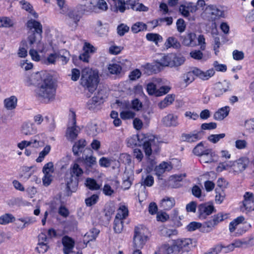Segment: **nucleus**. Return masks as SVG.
Returning <instances> with one entry per match:
<instances>
[{
	"label": "nucleus",
	"instance_id": "nucleus-1",
	"mask_svg": "<svg viewBox=\"0 0 254 254\" xmlns=\"http://www.w3.org/2000/svg\"><path fill=\"white\" fill-rule=\"evenodd\" d=\"M42 82L36 89V95L39 100L49 102L54 99L56 88L53 76L44 72L41 77Z\"/></svg>",
	"mask_w": 254,
	"mask_h": 254
},
{
	"label": "nucleus",
	"instance_id": "nucleus-2",
	"mask_svg": "<svg viewBox=\"0 0 254 254\" xmlns=\"http://www.w3.org/2000/svg\"><path fill=\"white\" fill-rule=\"evenodd\" d=\"M194 246L190 239H178L174 241L172 246L164 244L159 250L161 254H178L181 251H190Z\"/></svg>",
	"mask_w": 254,
	"mask_h": 254
},
{
	"label": "nucleus",
	"instance_id": "nucleus-3",
	"mask_svg": "<svg viewBox=\"0 0 254 254\" xmlns=\"http://www.w3.org/2000/svg\"><path fill=\"white\" fill-rule=\"evenodd\" d=\"M99 82L98 72L96 70L84 68L82 71L80 84L85 90L93 93Z\"/></svg>",
	"mask_w": 254,
	"mask_h": 254
},
{
	"label": "nucleus",
	"instance_id": "nucleus-4",
	"mask_svg": "<svg viewBox=\"0 0 254 254\" xmlns=\"http://www.w3.org/2000/svg\"><path fill=\"white\" fill-rule=\"evenodd\" d=\"M26 25L29 29L28 32V40L31 45L34 43L40 42L42 39L43 33L42 25L41 23L34 19L29 20Z\"/></svg>",
	"mask_w": 254,
	"mask_h": 254
},
{
	"label": "nucleus",
	"instance_id": "nucleus-5",
	"mask_svg": "<svg viewBox=\"0 0 254 254\" xmlns=\"http://www.w3.org/2000/svg\"><path fill=\"white\" fill-rule=\"evenodd\" d=\"M214 74L215 70L213 68H210L206 71H203L200 69L195 67L192 70L185 74L183 78L185 82L189 84L194 80V75L197 76L202 80H206L213 76Z\"/></svg>",
	"mask_w": 254,
	"mask_h": 254
},
{
	"label": "nucleus",
	"instance_id": "nucleus-6",
	"mask_svg": "<svg viewBox=\"0 0 254 254\" xmlns=\"http://www.w3.org/2000/svg\"><path fill=\"white\" fill-rule=\"evenodd\" d=\"M69 124L70 126L67 127L65 136L68 140L73 141L76 138L80 132L79 127L76 126V115L74 112L71 113Z\"/></svg>",
	"mask_w": 254,
	"mask_h": 254
},
{
	"label": "nucleus",
	"instance_id": "nucleus-7",
	"mask_svg": "<svg viewBox=\"0 0 254 254\" xmlns=\"http://www.w3.org/2000/svg\"><path fill=\"white\" fill-rule=\"evenodd\" d=\"M145 229L139 227H135L133 236L134 247L141 249L148 240V237L144 233Z\"/></svg>",
	"mask_w": 254,
	"mask_h": 254
},
{
	"label": "nucleus",
	"instance_id": "nucleus-8",
	"mask_svg": "<svg viewBox=\"0 0 254 254\" xmlns=\"http://www.w3.org/2000/svg\"><path fill=\"white\" fill-rule=\"evenodd\" d=\"M228 214L223 212H219L214 215L209 220L205 222L203 224V228L206 229V232H209L217 226L220 222L227 219Z\"/></svg>",
	"mask_w": 254,
	"mask_h": 254
},
{
	"label": "nucleus",
	"instance_id": "nucleus-9",
	"mask_svg": "<svg viewBox=\"0 0 254 254\" xmlns=\"http://www.w3.org/2000/svg\"><path fill=\"white\" fill-rule=\"evenodd\" d=\"M203 16L209 21H214L224 15V11L214 5L206 7L203 12Z\"/></svg>",
	"mask_w": 254,
	"mask_h": 254
},
{
	"label": "nucleus",
	"instance_id": "nucleus-10",
	"mask_svg": "<svg viewBox=\"0 0 254 254\" xmlns=\"http://www.w3.org/2000/svg\"><path fill=\"white\" fill-rule=\"evenodd\" d=\"M215 212L216 209L211 203H201L198 206V217L200 219H205L208 216Z\"/></svg>",
	"mask_w": 254,
	"mask_h": 254
},
{
	"label": "nucleus",
	"instance_id": "nucleus-11",
	"mask_svg": "<svg viewBox=\"0 0 254 254\" xmlns=\"http://www.w3.org/2000/svg\"><path fill=\"white\" fill-rule=\"evenodd\" d=\"M242 211L254 210V194L251 192H246L244 195L243 206L241 207Z\"/></svg>",
	"mask_w": 254,
	"mask_h": 254
},
{
	"label": "nucleus",
	"instance_id": "nucleus-12",
	"mask_svg": "<svg viewBox=\"0 0 254 254\" xmlns=\"http://www.w3.org/2000/svg\"><path fill=\"white\" fill-rule=\"evenodd\" d=\"M65 181L66 185V194L67 196H70L72 192L76 191L78 185L79 179L77 178V177L68 176V175L66 174Z\"/></svg>",
	"mask_w": 254,
	"mask_h": 254
},
{
	"label": "nucleus",
	"instance_id": "nucleus-13",
	"mask_svg": "<svg viewBox=\"0 0 254 254\" xmlns=\"http://www.w3.org/2000/svg\"><path fill=\"white\" fill-rule=\"evenodd\" d=\"M204 131L202 130H194L190 133H183L182 134V139L184 141L188 142H194L201 139L204 135Z\"/></svg>",
	"mask_w": 254,
	"mask_h": 254
},
{
	"label": "nucleus",
	"instance_id": "nucleus-14",
	"mask_svg": "<svg viewBox=\"0 0 254 254\" xmlns=\"http://www.w3.org/2000/svg\"><path fill=\"white\" fill-rule=\"evenodd\" d=\"M67 6H68L67 5ZM67 7L68 8V7ZM67 11H68V9ZM84 9L81 7H77L75 9L71 10L68 12L67 11L66 14L67 13L68 17L73 21L75 26L76 27L78 25V22L79 21L84 13ZM64 14H65V13Z\"/></svg>",
	"mask_w": 254,
	"mask_h": 254
},
{
	"label": "nucleus",
	"instance_id": "nucleus-15",
	"mask_svg": "<svg viewBox=\"0 0 254 254\" xmlns=\"http://www.w3.org/2000/svg\"><path fill=\"white\" fill-rule=\"evenodd\" d=\"M249 163V159L247 157H242L235 161H233V170L235 172L240 173L245 170Z\"/></svg>",
	"mask_w": 254,
	"mask_h": 254
},
{
	"label": "nucleus",
	"instance_id": "nucleus-16",
	"mask_svg": "<svg viewBox=\"0 0 254 254\" xmlns=\"http://www.w3.org/2000/svg\"><path fill=\"white\" fill-rule=\"evenodd\" d=\"M62 244L64 254H69L72 252L74 246V241L72 238L67 236H64L62 238Z\"/></svg>",
	"mask_w": 254,
	"mask_h": 254
},
{
	"label": "nucleus",
	"instance_id": "nucleus-17",
	"mask_svg": "<svg viewBox=\"0 0 254 254\" xmlns=\"http://www.w3.org/2000/svg\"><path fill=\"white\" fill-rule=\"evenodd\" d=\"M87 145V142L84 139H80L76 141L72 146V152L75 156H78L82 153L85 147Z\"/></svg>",
	"mask_w": 254,
	"mask_h": 254
},
{
	"label": "nucleus",
	"instance_id": "nucleus-18",
	"mask_svg": "<svg viewBox=\"0 0 254 254\" xmlns=\"http://www.w3.org/2000/svg\"><path fill=\"white\" fill-rule=\"evenodd\" d=\"M162 122L167 127H176L179 124L178 116L171 114L164 117Z\"/></svg>",
	"mask_w": 254,
	"mask_h": 254
},
{
	"label": "nucleus",
	"instance_id": "nucleus-19",
	"mask_svg": "<svg viewBox=\"0 0 254 254\" xmlns=\"http://www.w3.org/2000/svg\"><path fill=\"white\" fill-rule=\"evenodd\" d=\"M172 169V167L170 164L163 162L155 168L154 171L155 172L156 175L159 177L161 176L165 171H169Z\"/></svg>",
	"mask_w": 254,
	"mask_h": 254
},
{
	"label": "nucleus",
	"instance_id": "nucleus-20",
	"mask_svg": "<svg viewBox=\"0 0 254 254\" xmlns=\"http://www.w3.org/2000/svg\"><path fill=\"white\" fill-rule=\"evenodd\" d=\"M229 112L230 107L229 106L222 107L214 113V119L216 120L221 121L229 115Z\"/></svg>",
	"mask_w": 254,
	"mask_h": 254
},
{
	"label": "nucleus",
	"instance_id": "nucleus-21",
	"mask_svg": "<svg viewBox=\"0 0 254 254\" xmlns=\"http://www.w3.org/2000/svg\"><path fill=\"white\" fill-rule=\"evenodd\" d=\"M155 145V140L154 139H149L145 140L143 144V148L147 157H149L152 152V149Z\"/></svg>",
	"mask_w": 254,
	"mask_h": 254
},
{
	"label": "nucleus",
	"instance_id": "nucleus-22",
	"mask_svg": "<svg viewBox=\"0 0 254 254\" xmlns=\"http://www.w3.org/2000/svg\"><path fill=\"white\" fill-rule=\"evenodd\" d=\"M99 232L100 231L96 228H93L90 229V231L87 232L84 236V243L87 244L90 241L95 240Z\"/></svg>",
	"mask_w": 254,
	"mask_h": 254
},
{
	"label": "nucleus",
	"instance_id": "nucleus-23",
	"mask_svg": "<svg viewBox=\"0 0 254 254\" xmlns=\"http://www.w3.org/2000/svg\"><path fill=\"white\" fill-rule=\"evenodd\" d=\"M21 131L23 134L30 135L35 134L37 129L33 124L25 123L22 125Z\"/></svg>",
	"mask_w": 254,
	"mask_h": 254
},
{
	"label": "nucleus",
	"instance_id": "nucleus-24",
	"mask_svg": "<svg viewBox=\"0 0 254 254\" xmlns=\"http://www.w3.org/2000/svg\"><path fill=\"white\" fill-rule=\"evenodd\" d=\"M163 66L161 65V63L159 60L155 61L152 64H147L144 65V68L150 72L157 73L161 71Z\"/></svg>",
	"mask_w": 254,
	"mask_h": 254
},
{
	"label": "nucleus",
	"instance_id": "nucleus-25",
	"mask_svg": "<svg viewBox=\"0 0 254 254\" xmlns=\"http://www.w3.org/2000/svg\"><path fill=\"white\" fill-rule=\"evenodd\" d=\"M114 3L115 5L111 8V9L115 12L120 11L121 13H124L127 9V7L126 6V1L125 0H116Z\"/></svg>",
	"mask_w": 254,
	"mask_h": 254
},
{
	"label": "nucleus",
	"instance_id": "nucleus-26",
	"mask_svg": "<svg viewBox=\"0 0 254 254\" xmlns=\"http://www.w3.org/2000/svg\"><path fill=\"white\" fill-rule=\"evenodd\" d=\"M83 174V171L79 165L77 163H74L73 165H71L70 167V174L68 175V176L77 177V178L79 179Z\"/></svg>",
	"mask_w": 254,
	"mask_h": 254
},
{
	"label": "nucleus",
	"instance_id": "nucleus-27",
	"mask_svg": "<svg viewBox=\"0 0 254 254\" xmlns=\"http://www.w3.org/2000/svg\"><path fill=\"white\" fill-rule=\"evenodd\" d=\"M82 162L85 168L87 170H89L96 165V159L92 156H86L85 158L82 157Z\"/></svg>",
	"mask_w": 254,
	"mask_h": 254
},
{
	"label": "nucleus",
	"instance_id": "nucleus-28",
	"mask_svg": "<svg viewBox=\"0 0 254 254\" xmlns=\"http://www.w3.org/2000/svg\"><path fill=\"white\" fill-rule=\"evenodd\" d=\"M175 203L173 198L166 197L161 200L160 206L164 210H169L174 206Z\"/></svg>",
	"mask_w": 254,
	"mask_h": 254
},
{
	"label": "nucleus",
	"instance_id": "nucleus-29",
	"mask_svg": "<svg viewBox=\"0 0 254 254\" xmlns=\"http://www.w3.org/2000/svg\"><path fill=\"white\" fill-rule=\"evenodd\" d=\"M108 69L110 74L118 75L121 73L122 66L119 63L110 64Z\"/></svg>",
	"mask_w": 254,
	"mask_h": 254
},
{
	"label": "nucleus",
	"instance_id": "nucleus-30",
	"mask_svg": "<svg viewBox=\"0 0 254 254\" xmlns=\"http://www.w3.org/2000/svg\"><path fill=\"white\" fill-rule=\"evenodd\" d=\"M17 99L14 96L6 98L4 101L5 107L7 110H12L15 108L17 105Z\"/></svg>",
	"mask_w": 254,
	"mask_h": 254
},
{
	"label": "nucleus",
	"instance_id": "nucleus-31",
	"mask_svg": "<svg viewBox=\"0 0 254 254\" xmlns=\"http://www.w3.org/2000/svg\"><path fill=\"white\" fill-rule=\"evenodd\" d=\"M216 158L217 155L213 151L211 153H208V155H204L201 156L199 160L201 163H211L215 162Z\"/></svg>",
	"mask_w": 254,
	"mask_h": 254
},
{
	"label": "nucleus",
	"instance_id": "nucleus-32",
	"mask_svg": "<svg viewBox=\"0 0 254 254\" xmlns=\"http://www.w3.org/2000/svg\"><path fill=\"white\" fill-rule=\"evenodd\" d=\"M196 38V34L193 32L188 33L183 38V44L187 46H191L193 44V42Z\"/></svg>",
	"mask_w": 254,
	"mask_h": 254
},
{
	"label": "nucleus",
	"instance_id": "nucleus-33",
	"mask_svg": "<svg viewBox=\"0 0 254 254\" xmlns=\"http://www.w3.org/2000/svg\"><path fill=\"white\" fill-rule=\"evenodd\" d=\"M165 46L167 49L171 47L178 49L180 47L181 45L176 38L174 37H169L165 43Z\"/></svg>",
	"mask_w": 254,
	"mask_h": 254
},
{
	"label": "nucleus",
	"instance_id": "nucleus-34",
	"mask_svg": "<svg viewBox=\"0 0 254 254\" xmlns=\"http://www.w3.org/2000/svg\"><path fill=\"white\" fill-rule=\"evenodd\" d=\"M172 54L163 55L162 58L159 60L161 63V65L163 66V67L170 66L172 67Z\"/></svg>",
	"mask_w": 254,
	"mask_h": 254
},
{
	"label": "nucleus",
	"instance_id": "nucleus-35",
	"mask_svg": "<svg viewBox=\"0 0 254 254\" xmlns=\"http://www.w3.org/2000/svg\"><path fill=\"white\" fill-rule=\"evenodd\" d=\"M33 145V147H38L39 146V142L36 139H31L29 141L23 140L18 144V147L20 149H23L25 147Z\"/></svg>",
	"mask_w": 254,
	"mask_h": 254
},
{
	"label": "nucleus",
	"instance_id": "nucleus-36",
	"mask_svg": "<svg viewBox=\"0 0 254 254\" xmlns=\"http://www.w3.org/2000/svg\"><path fill=\"white\" fill-rule=\"evenodd\" d=\"M128 214V210L125 205H122L118 210L115 218L120 219L122 220L125 219Z\"/></svg>",
	"mask_w": 254,
	"mask_h": 254
},
{
	"label": "nucleus",
	"instance_id": "nucleus-37",
	"mask_svg": "<svg viewBox=\"0 0 254 254\" xmlns=\"http://www.w3.org/2000/svg\"><path fill=\"white\" fill-rule=\"evenodd\" d=\"M172 67L175 66H179L183 64L185 61V58L182 56H177L175 54H172Z\"/></svg>",
	"mask_w": 254,
	"mask_h": 254
},
{
	"label": "nucleus",
	"instance_id": "nucleus-38",
	"mask_svg": "<svg viewBox=\"0 0 254 254\" xmlns=\"http://www.w3.org/2000/svg\"><path fill=\"white\" fill-rule=\"evenodd\" d=\"M147 25L142 22H137L134 23L131 27V30L134 33H137L140 31L146 30Z\"/></svg>",
	"mask_w": 254,
	"mask_h": 254
},
{
	"label": "nucleus",
	"instance_id": "nucleus-39",
	"mask_svg": "<svg viewBox=\"0 0 254 254\" xmlns=\"http://www.w3.org/2000/svg\"><path fill=\"white\" fill-rule=\"evenodd\" d=\"M15 217L10 213H5L0 216V224L5 225L14 221Z\"/></svg>",
	"mask_w": 254,
	"mask_h": 254
},
{
	"label": "nucleus",
	"instance_id": "nucleus-40",
	"mask_svg": "<svg viewBox=\"0 0 254 254\" xmlns=\"http://www.w3.org/2000/svg\"><path fill=\"white\" fill-rule=\"evenodd\" d=\"M14 22L13 20L7 17H0V27L9 28L13 26Z\"/></svg>",
	"mask_w": 254,
	"mask_h": 254
},
{
	"label": "nucleus",
	"instance_id": "nucleus-41",
	"mask_svg": "<svg viewBox=\"0 0 254 254\" xmlns=\"http://www.w3.org/2000/svg\"><path fill=\"white\" fill-rule=\"evenodd\" d=\"M147 40L153 42L156 45H157L159 42L162 41V37L158 34L156 33H148L146 35Z\"/></svg>",
	"mask_w": 254,
	"mask_h": 254
},
{
	"label": "nucleus",
	"instance_id": "nucleus-42",
	"mask_svg": "<svg viewBox=\"0 0 254 254\" xmlns=\"http://www.w3.org/2000/svg\"><path fill=\"white\" fill-rule=\"evenodd\" d=\"M227 91V88H224L222 83L218 82L216 84L215 87V96L216 97H220Z\"/></svg>",
	"mask_w": 254,
	"mask_h": 254
},
{
	"label": "nucleus",
	"instance_id": "nucleus-43",
	"mask_svg": "<svg viewBox=\"0 0 254 254\" xmlns=\"http://www.w3.org/2000/svg\"><path fill=\"white\" fill-rule=\"evenodd\" d=\"M86 186L91 190H98L100 186L97 184L96 181L93 179L87 178L85 183Z\"/></svg>",
	"mask_w": 254,
	"mask_h": 254
},
{
	"label": "nucleus",
	"instance_id": "nucleus-44",
	"mask_svg": "<svg viewBox=\"0 0 254 254\" xmlns=\"http://www.w3.org/2000/svg\"><path fill=\"white\" fill-rule=\"evenodd\" d=\"M123 220L115 218L114 222V230L116 233H120L123 230Z\"/></svg>",
	"mask_w": 254,
	"mask_h": 254
},
{
	"label": "nucleus",
	"instance_id": "nucleus-45",
	"mask_svg": "<svg viewBox=\"0 0 254 254\" xmlns=\"http://www.w3.org/2000/svg\"><path fill=\"white\" fill-rule=\"evenodd\" d=\"M115 207L114 205H106L104 209L105 216L107 221H110L112 215L115 212Z\"/></svg>",
	"mask_w": 254,
	"mask_h": 254
},
{
	"label": "nucleus",
	"instance_id": "nucleus-46",
	"mask_svg": "<svg viewBox=\"0 0 254 254\" xmlns=\"http://www.w3.org/2000/svg\"><path fill=\"white\" fill-rule=\"evenodd\" d=\"M51 150V146L49 145H46L43 150L40 152L39 157L36 159V161L37 162H41L45 157L49 154Z\"/></svg>",
	"mask_w": 254,
	"mask_h": 254
},
{
	"label": "nucleus",
	"instance_id": "nucleus-47",
	"mask_svg": "<svg viewBox=\"0 0 254 254\" xmlns=\"http://www.w3.org/2000/svg\"><path fill=\"white\" fill-rule=\"evenodd\" d=\"M225 135V133H224L218 134H211L208 137L207 139L213 143H216L221 139L223 138Z\"/></svg>",
	"mask_w": 254,
	"mask_h": 254
},
{
	"label": "nucleus",
	"instance_id": "nucleus-48",
	"mask_svg": "<svg viewBox=\"0 0 254 254\" xmlns=\"http://www.w3.org/2000/svg\"><path fill=\"white\" fill-rule=\"evenodd\" d=\"M99 199V196L97 194H93L90 197L85 199V202L87 206H91L95 204Z\"/></svg>",
	"mask_w": 254,
	"mask_h": 254
},
{
	"label": "nucleus",
	"instance_id": "nucleus-49",
	"mask_svg": "<svg viewBox=\"0 0 254 254\" xmlns=\"http://www.w3.org/2000/svg\"><path fill=\"white\" fill-rule=\"evenodd\" d=\"M60 57L58 58H60L61 61L64 64H66L69 59V52L65 50H63L58 53Z\"/></svg>",
	"mask_w": 254,
	"mask_h": 254
},
{
	"label": "nucleus",
	"instance_id": "nucleus-50",
	"mask_svg": "<svg viewBox=\"0 0 254 254\" xmlns=\"http://www.w3.org/2000/svg\"><path fill=\"white\" fill-rule=\"evenodd\" d=\"M154 184V178L150 175H147L146 178L143 179L142 178L141 184L145 187H151Z\"/></svg>",
	"mask_w": 254,
	"mask_h": 254
},
{
	"label": "nucleus",
	"instance_id": "nucleus-51",
	"mask_svg": "<svg viewBox=\"0 0 254 254\" xmlns=\"http://www.w3.org/2000/svg\"><path fill=\"white\" fill-rule=\"evenodd\" d=\"M57 3L60 8V12L61 14H65L67 12L68 7L65 4V0H56Z\"/></svg>",
	"mask_w": 254,
	"mask_h": 254
},
{
	"label": "nucleus",
	"instance_id": "nucleus-52",
	"mask_svg": "<svg viewBox=\"0 0 254 254\" xmlns=\"http://www.w3.org/2000/svg\"><path fill=\"white\" fill-rule=\"evenodd\" d=\"M129 28L127 25L122 23L117 27V33L120 36H124L129 31Z\"/></svg>",
	"mask_w": 254,
	"mask_h": 254
},
{
	"label": "nucleus",
	"instance_id": "nucleus-53",
	"mask_svg": "<svg viewBox=\"0 0 254 254\" xmlns=\"http://www.w3.org/2000/svg\"><path fill=\"white\" fill-rule=\"evenodd\" d=\"M176 26L177 30L180 33L184 32L186 28L185 22L182 18H179L177 20Z\"/></svg>",
	"mask_w": 254,
	"mask_h": 254
},
{
	"label": "nucleus",
	"instance_id": "nucleus-54",
	"mask_svg": "<svg viewBox=\"0 0 254 254\" xmlns=\"http://www.w3.org/2000/svg\"><path fill=\"white\" fill-rule=\"evenodd\" d=\"M202 226L201 223L193 221L190 222L186 227L188 231L192 232L196 230L197 229L201 228Z\"/></svg>",
	"mask_w": 254,
	"mask_h": 254
},
{
	"label": "nucleus",
	"instance_id": "nucleus-55",
	"mask_svg": "<svg viewBox=\"0 0 254 254\" xmlns=\"http://www.w3.org/2000/svg\"><path fill=\"white\" fill-rule=\"evenodd\" d=\"M21 44L23 45V47H20L18 50V55L20 58H25L27 55V51L25 48L27 46V43L26 41H22Z\"/></svg>",
	"mask_w": 254,
	"mask_h": 254
},
{
	"label": "nucleus",
	"instance_id": "nucleus-56",
	"mask_svg": "<svg viewBox=\"0 0 254 254\" xmlns=\"http://www.w3.org/2000/svg\"><path fill=\"white\" fill-rule=\"evenodd\" d=\"M157 89L156 85L154 83L150 82L147 84L146 90L149 95H154L156 96Z\"/></svg>",
	"mask_w": 254,
	"mask_h": 254
},
{
	"label": "nucleus",
	"instance_id": "nucleus-57",
	"mask_svg": "<svg viewBox=\"0 0 254 254\" xmlns=\"http://www.w3.org/2000/svg\"><path fill=\"white\" fill-rule=\"evenodd\" d=\"M60 57L58 53H53L50 54L46 59L45 63L47 64H54L56 61Z\"/></svg>",
	"mask_w": 254,
	"mask_h": 254
},
{
	"label": "nucleus",
	"instance_id": "nucleus-58",
	"mask_svg": "<svg viewBox=\"0 0 254 254\" xmlns=\"http://www.w3.org/2000/svg\"><path fill=\"white\" fill-rule=\"evenodd\" d=\"M170 88L168 86H163L157 89L156 96L159 97L163 96L169 92Z\"/></svg>",
	"mask_w": 254,
	"mask_h": 254
},
{
	"label": "nucleus",
	"instance_id": "nucleus-59",
	"mask_svg": "<svg viewBox=\"0 0 254 254\" xmlns=\"http://www.w3.org/2000/svg\"><path fill=\"white\" fill-rule=\"evenodd\" d=\"M123 50V47L118 46H111L109 49V53L111 55H116L121 53Z\"/></svg>",
	"mask_w": 254,
	"mask_h": 254
},
{
	"label": "nucleus",
	"instance_id": "nucleus-60",
	"mask_svg": "<svg viewBox=\"0 0 254 254\" xmlns=\"http://www.w3.org/2000/svg\"><path fill=\"white\" fill-rule=\"evenodd\" d=\"M135 116V113L132 111H123L120 113L121 118L123 120L132 119Z\"/></svg>",
	"mask_w": 254,
	"mask_h": 254
},
{
	"label": "nucleus",
	"instance_id": "nucleus-61",
	"mask_svg": "<svg viewBox=\"0 0 254 254\" xmlns=\"http://www.w3.org/2000/svg\"><path fill=\"white\" fill-rule=\"evenodd\" d=\"M217 127V124L213 122L209 123H203L201 125L202 130H211L215 129Z\"/></svg>",
	"mask_w": 254,
	"mask_h": 254
},
{
	"label": "nucleus",
	"instance_id": "nucleus-62",
	"mask_svg": "<svg viewBox=\"0 0 254 254\" xmlns=\"http://www.w3.org/2000/svg\"><path fill=\"white\" fill-rule=\"evenodd\" d=\"M54 172V165L52 162H48L46 164L43 168V172L44 174H50Z\"/></svg>",
	"mask_w": 254,
	"mask_h": 254
},
{
	"label": "nucleus",
	"instance_id": "nucleus-63",
	"mask_svg": "<svg viewBox=\"0 0 254 254\" xmlns=\"http://www.w3.org/2000/svg\"><path fill=\"white\" fill-rule=\"evenodd\" d=\"M213 65L216 70L218 71L225 72L227 70V66L224 64H220L217 61H214Z\"/></svg>",
	"mask_w": 254,
	"mask_h": 254
},
{
	"label": "nucleus",
	"instance_id": "nucleus-64",
	"mask_svg": "<svg viewBox=\"0 0 254 254\" xmlns=\"http://www.w3.org/2000/svg\"><path fill=\"white\" fill-rule=\"evenodd\" d=\"M245 127L250 132L254 131V119H250L246 121L245 124Z\"/></svg>",
	"mask_w": 254,
	"mask_h": 254
}]
</instances>
